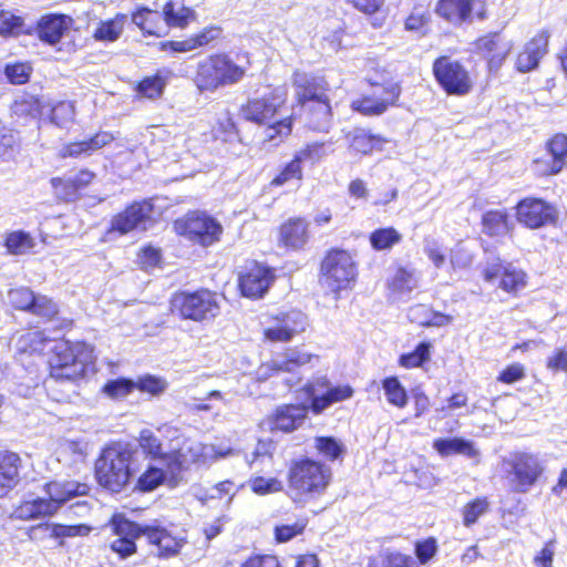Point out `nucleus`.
I'll return each mask as SVG.
<instances>
[{
	"instance_id": "f257e3e1",
	"label": "nucleus",
	"mask_w": 567,
	"mask_h": 567,
	"mask_svg": "<svg viewBox=\"0 0 567 567\" xmlns=\"http://www.w3.org/2000/svg\"><path fill=\"white\" fill-rule=\"evenodd\" d=\"M287 95L286 87H275L260 96L249 99L240 110L245 120L257 124H267L265 136L275 144L282 142L292 130L293 120L291 116L276 120L277 115L282 114Z\"/></svg>"
},
{
	"instance_id": "f03ea898",
	"label": "nucleus",
	"mask_w": 567,
	"mask_h": 567,
	"mask_svg": "<svg viewBox=\"0 0 567 567\" xmlns=\"http://www.w3.org/2000/svg\"><path fill=\"white\" fill-rule=\"evenodd\" d=\"M141 457L142 452L124 444L104 449L95 465L99 484L111 492H120L140 471Z\"/></svg>"
},
{
	"instance_id": "7ed1b4c3",
	"label": "nucleus",
	"mask_w": 567,
	"mask_h": 567,
	"mask_svg": "<svg viewBox=\"0 0 567 567\" xmlns=\"http://www.w3.org/2000/svg\"><path fill=\"white\" fill-rule=\"evenodd\" d=\"M331 478L330 470L310 458L295 462L288 474L289 497L300 506L320 497Z\"/></svg>"
},
{
	"instance_id": "20e7f679",
	"label": "nucleus",
	"mask_w": 567,
	"mask_h": 567,
	"mask_svg": "<svg viewBox=\"0 0 567 567\" xmlns=\"http://www.w3.org/2000/svg\"><path fill=\"white\" fill-rule=\"evenodd\" d=\"M235 454L227 443L204 444L189 439H177L176 445L167 455L168 472L175 477L192 465L208 466Z\"/></svg>"
},
{
	"instance_id": "39448f33",
	"label": "nucleus",
	"mask_w": 567,
	"mask_h": 567,
	"mask_svg": "<svg viewBox=\"0 0 567 567\" xmlns=\"http://www.w3.org/2000/svg\"><path fill=\"white\" fill-rule=\"evenodd\" d=\"M296 99L301 105H309L312 112L310 125L313 130L323 131L330 120V102L327 95L328 83L323 76L297 71L293 73Z\"/></svg>"
},
{
	"instance_id": "423d86ee",
	"label": "nucleus",
	"mask_w": 567,
	"mask_h": 567,
	"mask_svg": "<svg viewBox=\"0 0 567 567\" xmlns=\"http://www.w3.org/2000/svg\"><path fill=\"white\" fill-rule=\"evenodd\" d=\"M245 73L246 69L235 63L229 55L216 53L198 61L193 81L198 91L214 93L238 83Z\"/></svg>"
},
{
	"instance_id": "0eeeda50",
	"label": "nucleus",
	"mask_w": 567,
	"mask_h": 567,
	"mask_svg": "<svg viewBox=\"0 0 567 567\" xmlns=\"http://www.w3.org/2000/svg\"><path fill=\"white\" fill-rule=\"evenodd\" d=\"M89 487L74 481L50 482L45 485V496L25 499L16 509L20 519H35L53 515L70 498L85 495Z\"/></svg>"
},
{
	"instance_id": "6e6552de",
	"label": "nucleus",
	"mask_w": 567,
	"mask_h": 567,
	"mask_svg": "<svg viewBox=\"0 0 567 567\" xmlns=\"http://www.w3.org/2000/svg\"><path fill=\"white\" fill-rule=\"evenodd\" d=\"M93 360L91 346L60 340L55 343L49 360L50 375L55 380L75 381L85 374Z\"/></svg>"
},
{
	"instance_id": "1a4fd4ad",
	"label": "nucleus",
	"mask_w": 567,
	"mask_h": 567,
	"mask_svg": "<svg viewBox=\"0 0 567 567\" xmlns=\"http://www.w3.org/2000/svg\"><path fill=\"white\" fill-rule=\"evenodd\" d=\"M370 70H375L374 74L367 73V81L377 87L371 94L353 101L352 106L354 110L364 115H380L388 110L389 106L394 105L400 96L401 90L398 83L389 78V73L377 68L373 61L368 62Z\"/></svg>"
},
{
	"instance_id": "9d476101",
	"label": "nucleus",
	"mask_w": 567,
	"mask_h": 567,
	"mask_svg": "<svg viewBox=\"0 0 567 567\" xmlns=\"http://www.w3.org/2000/svg\"><path fill=\"white\" fill-rule=\"evenodd\" d=\"M358 278L353 256L343 249H331L321 261V282L333 293L351 290Z\"/></svg>"
},
{
	"instance_id": "9b49d317",
	"label": "nucleus",
	"mask_w": 567,
	"mask_h": 567,
	"mask_svg": "<svg viewBox=\"0 0 567 567\" xmlns=\"http://www.w3.org/2000/svg\"><path fill=\"white\" fill-rule=\"evenodd\" d=\"M172 311L183 319L193 321L210 320L218 316L220 301L215 292L207 289L195 292H177L171 300Z\"/></svg>"
},
{
	"instance_id": "f8f14e48",
	"label": "nucleus",
	"mask_w": 567,
	"mask_h": 567,
	"mask_svg": "<svg viewBox=\"0 0 567 567\" xmlns=\"http://www.w3.org/2000/svg\"><path fill=\"white\" fill-rule=\"evenodd\" d=\"M175 231L203 247H209L220 240L221 224L205 212H190L174 223Z\"/></svg>"
},
{
	"instance_id": "ddd939ff",
	"label": "nucleus",
	"mask_w": 567,
	"mask_h": 567,
	"mask_svg": "<svg viewBox=\"0 0 567 567\" xmlns=\"http://www.w3.org/2000/svg\"><path fill=\"white\" fill-rule=\"evenodd\" d=\"M507 478L512 489L516 493L529 492L545 472V466L536 454L518 452L512 454L506 461Z\"/></svg>"
},
{
	"instance_id": "4468645a",
	"label": "nucleus",
	"mask_w": 567,
	"mask_h": 567,
	"mask_svg": "<svg viewBox=\"0 0 567 567\" xmlns=\"http://www.w3.org/2000/svg\"><path fill=\"white\" fill-rule=\"evenodd\" d=\"M305 392L310 399V410L320 414L332 404L349 400L353 389L349 384L332 385L326 377H318L305 385Z\"/></svg>"
},
{
	"instance_id": "2eb2a0df",
	"label": "nucleus",
	"mask_w": 567,
	"mask_h": 567,
	"mask_svg": "<svg viewBox=\"0 0 567 567\" xmlns=\"http://www.w3.org/2000/svg\"><path fill=\"white\" fill-rule=\"evenodd\" d=\"M433 73L439 84L451 95H466L473 83L468 71L457 61L440 56L433 63Z\"/></svg>"
},
{
	"instance_id": "dca6fc26",
	"label": "nucleus",
	"mask_w": 567,
	"mask_h": 567,
	"mask_svg": "<svg viewBox=\"0 0 567 567\" xmlns=\"http://www.w3.org/2000/svg\"><path fill=\"white\" fill-rule=\"evenodd\" d=\"M262 333L270 342H288L302 333L307 326V317L298 310L279 312L262 322Z\"/></svg>"
},
{
	"instance_id": "f3484780",
	"label": "nucleus",
	"mask_w": 567,
	"mask_h": 567,
	"mask_svg": "<svg viewBox=\"0 0 567 567\" xmlns=\"http://www.w3.org/2000/svg\"><path fill=\"white\" fill-rule=\"evenodd\" d=\"M153 204L151 200L135 202L111 220V227L106 236L113 234L126 235L135 229H146V224L152 219Z\"/></svg>"
},
{
	"instance_id": "a211bd4d",
	"label": "nucleus",
	"mask_w": 567,
	"mask_h": 567,
	"mask_svg": "<svg viewBox=\"0 0 567 567\" xmlns=\"http://www.w3.org/2000/svg\"><path fill=\"white\" fill-rule=\"evenodd\" d=\"M483 278L488 284H496L506 292H516L526 286V274L509 262L495 260L483 269Z\"/></svg>"
},
{
	"instance_id": "6ab92c4d",
	"label": "nucleus",
	"mask_w": 567,
	"mask_h": 567,
	"mask_svg": "<svg viewBox=\"0 0 567 567\" xmlns=\"http://www.w3.org/2000/svg\"><path fill=\"white\" fill-rule=\"evenodd\" d=\"M513 47L514 44L511 39L497 32L485 34L474 43L475 51L487 61L491 72H496L501 69Z\"/></svg>"
},
{
	"instance_id": "aec40b11",
	"label": "nucleus",
	"mask_w": 567,
	"mask_h": 567,
	"mask_svg": "<svg viewBox=\"0 0 567 567\" xmlns=\"http://www.w3.org/2000/svg\"><path fill=\"white\" fill-rule=\"evenodd\" d=\"M312 359H318V357L298 349H289L282 357L260 364L256 370V379L264 382L281 372H295L298 368L310 363Z\"/></svg>"
},
{
	"instance_id": "412c9836",
	"label": "nucleus",
	"mask_w": 567,
	"mask_h": 567,
	"mask_svg": "<svg viewBox=\"0 0 567 567\" xmlns=\"http://www.w3.org/2000/svg\"><path fill=\"white\" fill-rule=\"evenodd\" d=\"M111 526L114 535L117 536L111 543V549L118 554L121 558H126L136 551L135 539L142 534L144 528L126 519L122 514H115L111 519Z\"/></svg>"
},
{
	"instance_id": "4be33fe9",
	"label": "nucleus",
	"mask_w": 567,
	"mask_h": 567,
	"mask_svg": "<svg viewBox=\"0 0 567 567\" xmlns=\"http://www.w3.org/2000/svg\"><path fill=\"white\" fill-rule=\"evenodd\" d=\"M555 215L556 210L553 206L537 198H525L516 206L517 220L532 229L554 221Z\"/></svg>"
},
{
	"instance_id": "5701e85b",
	"label": "nucleus",
	"mask_w": 567,
	"mask_h": 567,
	"mask_svg": "<svg viewBox=\"0 0 567 567\" xmlns=\"http://www.w3.org/2000/svg\"><path fill=\"white\" fill-rule=\"evenodd\" d=\"M274 280V275L265 266L251 264L238 277L241 295L247 298H261Z\"/></svg>"
},
{
	"instance_id": "b1692460",
	"label": "nucleus",
	"mask_w": 567,
	"mask_h": 567,
	"mask_svg": "<svg viewBox=\"0 0 567 567\" xmlns=\"http://www.w3.org/2000/svg\"><path fill=\"white\" fill-rule=\"evenodd\" d=\"M308 409L300 404L280 406L261 422V426L269 431L292 432L302 424Z\"/></svg>"
},
{
	"instance_id": "393cba45",
	"label": "nucleus",
	"mask_w": 567,
	"mask_h": 567,
	"mask_svg": "<svg viewBox=\"0 0 567 567\" xmlns=\"http://www.w3.org/2000/svg\"><path fill=\"white\" fill-rule=\"evenodd\" d=\"M548 32L543 30L532 38L517 54L515 68L526 73L537 68L540 59L547 52Z\"/></svg>"
},
{
	"instance_id": "a878e982",
	"label": "nucleus",
	"mask_w": 567,
	"mask_h": 567,
	"mask_svg": "<svg viewBox=\"0 0 567 567\" xmlns=\"http://www.w3.org/2000/svg\"><path fill=\"white\" fill-rule=\"evenodd\" d=\"M73 19L65 14H45L37 23L35 32L38 38L50 45H55L70 30Z\"/></svg>"
},
{
	"instance_id": "bb28decb",
	"label": "nucleus",
	"mask_w": 567,
	"mask_h": 567,
	"mask_svg": "<svg viewBox=\"0 0 567 567\" xmlns=\"http://www.w3.org/2000/svg\"><path fill=\"white\" fill-rule=\"evenodd\" d=\"M308 227V221L303 218H289L279 228V244L289 249H301L309 239Z\"/></svg>"
},
{
	"instance_id": "cd10ccee",
	"label": "nucleus",
	"mask_w": 567,
	"mask_h": 567,
	"mask_svg": "<svg viewBox=\"0 0 567 567\" xmlns=\"http://www.w3.org/2000/svg\"><path fill=\"white\" fill-rule=\"evenodd\" d=\"M419 284L416 271L412 267L398 266L386 279V287L394 299L409 296Z\"/></svg>"
},
{
	"instance_id": "c85d7f7f",
	"label": "nucleus",
	"mask_w": 567,
	"mask_h": 567,
	"mask_svg": "<svg viewBox=\"0 0 567 567\" xmlns=\"http://www.w3.org/2000/svg\"><path fill=\"white\" fill-rule=\"evenodd\" d=\"M144 535L152 545L157 547V555L161 557L175 556L185 545L183 537L173 536L168 530L161 527L145 526Z\"/></svg>"
},
{
	"instance_id": "c756f323",
	"label": "nucleus",
	"mask_w": 567,
	"mask_h": 567,
	"mask_svg": "<svg viewBox=\"0 0 567 567\" xmlns=\"http://www.w3.org/2000/svg\"><path fill=\"white\" fill-rule=\"evenodd\" d=\"M349 150L355 155H370L373 152H381L388 140L381 135H374L363 128H357L348 136Z\"/></svg>"
},
{
	"instance_id": "7c9ffc66",
	"label": "nucleus",
	"mask_w": 567,
	"mask_h": 567,
	"mask_svg": "<svg viewBox=\"0 0 567 567\" xmlns=\"http://www.w3.org/2000/svg\"><path fill=\"white\" fill-rule=\"evenodd\" d=\"M20 462L18 454L0 451V497L7 495L17 485Z\"/></svg>"
},
{
	"instance_id": "2f4dec72",
	"label": "nucleus",
	"mask_w": 567,
	"mask_h": 567,
	"mask_svg": "<svg viewBox=\"0 0 567 567\" xmlns=\"http://www.w3.org/2000/svg\"><path fill=\"white\" fill-rule=\"evenodd\" d=\"M433 449L442 457L460 454L475 460L480 456L474 443L462 437L437 439L433 442Z\"/></svg>"
},
{
	"instance_id": "473e14b6",
	"label": "nucleus",
	"mask_w": 567,
	"mask_h": 567,
	"mask_svg": "<svg viewBox=\"0 0 567 567\" xmlns=\"http://www.w3.org/2000/svg\"><path fill=\"white\" fill-rule=\"evenodd\" d=\"M126 21L127 17L123 13H117L116 16L107 20H101L96 24L92 33V37L97 42H115L122 35Z\"/></svg>"
},
{
	"instance_id": "72a5a7b5",
	"label": "nucleus",
	"mask_w": 567,
	"mask_h": 567,
	"mask_svg": "<svg viewBox=\"0 0 567 567\" xmlns=\"http://www.w3.org/2000/svg\"><path fill=\"white\" fill-rule=\"evenodd\" d=\"M133 22L145 33L161 37L166 33L164 14L143 8L132 17Z\"/></svg>"
},
{
	"instance_id": "f704fd0d",
	"label": "nucleus",
	"mask_w": 567,
	"mask_h": 567,
	"mask_svg": "<svg viewBox=\"0 0 567 567\" xmlns=\"http://www.w3.org/2000/svg\"><path fill=\"white\" fill-rule=\"evenodd\" d=\"M35 245V238L24 230L8 231L3 237V246L12 256L33 254Z\"/></svg>"
},
{
	"instance_id": "c9c22d12",
	"label": "nucleus",
	"mask_w": 567,
	"mask_h": 567,
	"mask_svg": "<svg viewBox=\"0 0 567 567\" xmlns=\"http://www.w3.org/2000/svg\"><path fill=\"white\" fill-rule=\"evenodd\" d=\"M472 0H440L436 12L446 21L460 24L470 17Z\"/></svg>"
},
{
	"instance_id": "e433bc0d",
	"label": "nucleus",
	"mask_w": 567,
	"mask_h": 567,
	"mask_svg": "<svg viewBox=\"0 0 567 567\" xmlns=\"http://www.w3.org/2000/svg\"><path fill=\"white\" fill-rule=\"evenodd\" d=\"M94 173L83 169L79 172L74 176H70L66 179L63 178H53L52 179V186L54 187L55 192L60 194V188H65L66 192L62 195L64 199L72 200L78 192V189L85 187L89 185L93 178Z\"/></svg>"
},
{
	"instance_id": "4c0bfd02",
	"label": "nucleus",
	"mask_w": 567,
	"mask_h": 567,
	"mask_svg": "<svg viewBox=\"0 0 567 567\" xmlns=\"http://www.w3.org/2000/svg\"><path fill=\"white\" fill-rule=\"evenodd\" d=\"M369 567H417V565L413 557L386 548L370 559Z\"/></svg>"
},
{
	"instance_id": "58836bf2",
	"label": "nucleus",
	"mask_w": 567,
	"mask_h": 567,
	"mask_svg": "<svg viewBox=\"0 0 567 567\" xmlns=\"http://www.w3.org/2000/svg\"><path fill=\"white\" fill-rule=\"evenodd\" d=\"M167 76L159 72L155 75L144 78L135 89L137 99L155 101L162 97L167 85Z\"/></svg>"
},
{
	"instance_id": "ea45409f",
	"label": "nucleus",
	"mask_w": 567,
	"mask_h": 567,
	"mask_svg": "<svg viewBox=\"0 0 567 567\" xmlns=\"http://www.w3.org/2000/svg\"><path fill=\"white\" fill-rule=\"evenodd\" d=\"M32 27L25 24L23 17L9 10H0V35L18 37L20 34H32Z\"/></svg>"
},
{
	"instance_id": "a19ab883",
	"label": "nucleus",
	"mask_w": 567,
	"mask_h": 567,
	"mask_svg": "<svg viewBox=\"0 0 567 567\" xmlns=\"http://www.w3.org/2000/svg\"><path fill=\"white\" fill-rule=\"evenodd\" d=\"M401 240L402 235L394 227L378 228L369 236L370 245L377 251L390 250Z\"/></svg>"
},
{
	"instance_id": "79ce46f5",
	"label": "nucleus",
	"mask_w": 567,
	"mask_h": 567,
	"mask_svg": "<svg viewBox=\"0 0 567 567\" xmlns=\"http://www.w3.org/2000/svg\"><path fill=\"white\" fill-rule=\"evenodd\" d=\"M382 389L389 404L403 409L409 401L405 388L395 377L385 378L382 381Z\"/></svg>"
},
{
	"instance_id": "37998d69",
	"label": "nucleus",
	"mask_w": 567,
	"mask_h": 567,
	"mask_svg": "<svg viewBox=\"0 0 567 567\" xmlns=\"http://www.w3.org/2000/svg\"><path fill=\"white\" fill-rule=\"evenodd\" d=\"M484 231L491 236L505 235L509 230L508 216L505 210H489L483 216Z\"/></svg>"
},
{
	"instance_id": "c03bdc74",
	"label": "nucleus",
	"mask_w": 567,
	"mask_h": 567,
	"mask_svg": "<svg viewBox=\"0 0 567 567\" xmlns=\"http://www.w3.org/2000/svg\"><path fill=\"white\" fill-rule=\"evenodd\" d=\"M140 446L143 453L153 458H158L168 466L167 455L169 452L164 453L159 440L154 435L151 430H142L138 437Z\"/></svg>"
},
{
	"instance_id": "a18cd8bd",
	"label": "nucleus",
	"mask_w": 567,
	"mask_h": 567,
	"mask_svg": "<svg viewBox=\"0 0 567 567\" xmlns=\"http://www.w3.org/2000/svg\"><path fill=\"white\" fill-rule=\"evenodd\" d=\"M163 14L168 27L184 28L187 25L189 18L193 16V11L184 6H177L175 2H167L163 8Z\"/></svg>"
},
{
	"instance_id": "49530a36",
	"label": "nucleus",
	"mask_w": 567,
	"mask_h": 567,
	"mask_svg": "<svg viewBox=\"0 0 567 567\" xmlns=\"http://www.w3.org/2000/svg\"><path fill=\"white\" fill-rule=\"evenodd\" d=\"M47 338L43 332L30 330L17 340V350L21 353H39L45 348Z\"/></svg>"
},
{
	"instance_id": "de8ad7c7",
	"label": "nucleus",
	"mask_w": 567,
	"mask_h": 567,
	"mask_svg": "<svg viewBox=\"0 0 567 567\" xmlns=\"http://www.w3.org/2000/svg\"><path fill=\"white\" fill-rule=\"evenodd\" d=\"M134 390L135 381L118 378L107 381L102 388V393L111 400H123L133 393Z\"/></svg>"
},
{
	"instance_id": "09e8293b",
	"label": "nucleus",
	"mask_w": 567,
	"mask_h": 567,
	"mask_svg": "<svg viewBox=\"0 0 567 567\" xmlns=\"http://www.w3.org/2000/svg\"><path fill=\"white\" fill-rule=\"evenodd\" d=\"M308 525L306 517H299L293 523H280L275 526V538L278 543H287L302 535Z\"/></svg>"
},
{
	"instance_id": "8fccbe9b",
	"label": "nucleus",
	"mask_w": 567,
	"mask_h": 567,
	"mask_svg": "<svg viewBox=\"0 0 567 567\" xmlns=\"http://www.w3.org/2000/svg\"><path fill=\"white\" fill-rule=\"evenodd\" d=\"M319 455L329 461L339 458L344 453V445L334 437L319 436L315 440Z\"/></svg>"
},
{
	"instance_id": "3c124183",
	"label": "nucleus",
	"mask_w": 567,
	"mask_h": 567,
	"mask_svg": "<svg viewBox=\"0 0 567 567\" xmlns=\"http://www.w3.org/2000/svg\"><path fill=\"white\" fill-rule=\"evenodd\" d=\"M489 508V502L486 497H477L466 505L462 509L463 524L468 527L475 524L480 517L487 513Z\"/></svg>"
},
{
	"instance_id": "603ef678",
	"label": "nucleus",
	"mask_w": 567,
	"mask_h": 567,
	"mask_svg": "<svg viewBox=\"0 0 567 567\" xmlns=\"http://www.w3.org/2000/svg\"><path fill=\"white\" fill-rule=\"evenodd\" d=\"M423 251L436 269L445 265L446 254L442 240L427 236L424 239Z\"/></svg>"
},
{
	"instance_id": "864d4df0",
	"label": "nucleus",
	"mask_w": 567,
	"mask_h": 567,
	"mask_svg": "<svg viewBox=\"0 0 567 567\" xmlns=\"http://www.w3.org/2000/svg\"><path fill=\"white\" fill-rule=\"evenodd\" d=\"M165 472L154 465H148L145 472L138 477L136 487L142 492H151L163 484Z\"/></svg>"
},
{
	"instance_id": "5fc2aeb1",
	"label": "nucleus",
	"mask_w": 567,
	"mask_h": 567,
	"mask_svg": "<svg viewBox=\"0 0 567 567\" xmlns=\"http://www.w3.org/2000/svg\"><path fill=\"white\" fill-rule=\"evenodd\" d=\"M429 313L425 306H415L410 309L409 318L421 326L443 327L452 322V317L442 313H432L430 319H421L419 315Z\"/></svg>"
},
{
	"instance_id": "6e6d98bb",
	"label": "nucleus",
	"mask_w": 567,
	"mask_h": 567,
	"mask_svg": "<svg viewBox=\"0 0 567 567\" xmlns=\"http://www.w3.org/2000/svg\"><path fill=\"white\" fill-rule=\"evenodd\" d=\"M431 344L427 342H421L414 351L402 354L400 357V365L405 369H412L421 367L424 362L430 360Z\"/></svg>"
},
{
	"instance_id": "4d7b16f0",
	"label": "nucleus",
	"mask_w": 567,
	"mask_h": 567,
	"mask_svg": "<svg viewBox=\"0 0 567 567\" xmlns=\"http://www.w3.org/2000/svg\"><path fill=\"white\" fill-rule=\"evenodd\" d=\"M563 167L564 163L560 159H556L550 152L537 157L533 162V171L539 176L557 174Z\"/></svg>"
},
{
	"instance_id": "13d9d810",
	"label": "nucleus",
	"mask_w": 567,
	"mask_h": 567,
	"mask_svg": "<svg viewBox=\"0 0 567 567\" xmlns=\"http://www.w3.org/2000/svg\"><path fill=\"white\" fill-rule=\"evenodd\" d=\"M327 156V151L323 143H311L299 150L293 158L301 166L302 163L316 164Z\"/></svg>"
},
{
	"instance_id": "bf43d9fd",
	"label": "nucleus",
	"mask_w": 567,
	"mask_h": 567,
	"mask_svg": "<svg viewBox=\"0 0 567 567\" xmlns=\"http://www.w3.org/2000/svg\"><path fill=\"white\" fill-rule=\"evenodd\" d=\"M74 115L75 110L73 103L63 101L52 107L51 121L60 127H66L73 122Z\"/></svg>"
},
{
	"instance_id": "052dcab7",
	"label": "nucleus",
	"mask_w": 567,
	"mask_h": 567,
	"mask_svg": "<svg viewBox=\"0 0 567 567\" xmlns=\"http://www.w3.org/2000/svg\"><path fill=\"white\" fill-rule=\"evenodd\" d=\"M474 260L473 251L463 244H457L450 252V264L453 270L468 268Z\"/></svg>"
},
{
	"instance_id": "680f3d73",
	"label": "nucleus",
	"mask_w": 567,
	"mask_h": 567,
	"mask_svg": "<svg viewBox=\"0 0 567 567\" xmlns=\"http://www.w3.org/2000/svg\"><path fill=\"white\" fill-rule=\"evenodd\" d=\"M8 302L16 309L29 311L34 301V293L31 289L20 287L8 291Z\"/></svg>"
},
{
	"instance_id": "e2e57ef3",
	"label": "nucleus",
	"mask_w": 567,
	"mask_h": 567,
	"mask_svg": "<svg viewBox=\"0 0 567 567\" xmlns=\"http://www.w3.org/2000/svg\"><path fill=\"white\" fill-rule=\"evenodd\" d=\"M302 179V167L292 158L280 173L271 181V186H284L292 181L300 182Z\"/></svg>"
},
{
	"instance_id": "0e129e2a",
	"label": "nucleus",
	"mask_w": 567,
	"mask_h": 567,
	"mask_svg": "<svg viewBox=\"0 0 567 567\" xmlns=\"http://www.w3.org/2000/svg\"><path fill=\"white\" fill-rule=\"evenodd\" d=\"M249 486L255 494L261 496L277 493L282 489V483L275 477H254L249 481Z\"/></svg>"
},
{
	"instance_id": "69168bd1",
	"label": "nucleus",
	"mask_w": 567,
	"mask_h": 567,
	"mask_svg": "<svg viewBox=\"0 0 567 567\" xmlns=\"http://www.w3.org/2000/svg\"><path fill=\"white\" fill-rule=\"evenodd\" d=\"M135 389L152 395H159L167 389V382L159 377L144 375L135 382Z\"/></svg>"
},
{
	"instance_id": "338daca9",
	"label": "nucleus",
	"mask_w": 567,
	"mask_h": 567,
	"mask_svg": "<svg viewBox=\"0 0 567 567\" xmlns=\"http://www.w3.org/2000/svg\"><path fill=\"white\" fill-rule=\"evenodd\" d=\"M556 554V545L554 540L547 542L539 550L534 554V567H554V557Z\"/></svg>"
},
{
	"instance_id": "774afa93",
	"label": "nucleus",
	"mask_w": 567,
	"mask_h": 567,
	"mask_svg": "<svg viewBox=\"0 0 567 567\" xmlns=\"http://www.w3.org/2000/svg\"><path fill=\"white\" fill-rule=\"evenodd\" d=\"M546 368L553 373H567V348H556L546 359Z\"/></svg>"
}]
</instances>
